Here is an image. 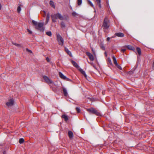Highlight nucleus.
I'll return each instance as SVG.
<instances>
[{
	"mask_svg": "<svg viewBox=\"0 0 154 154\" xmlns=\"http://www.w3.org/2000/svg\"><path fill=\"white\" fill-rule=\"evenodd\" d=\"M32 23L35 26V28L41 31H43L44 28L43 27L44 23H38L34 20H32Z\"/></svg>",
	"mask_w": 154,
	"mask_h": 154,
	"instance_id": "1",
	"label": "nucleus"
},
{
	"mask_svg": "<svg viewBox=\"0 0 154 154\" xmlns=\"http://www.w3.org/2000/svg\"><path fill=\"white\" fill-rule=\"evenodd\" d=\"M102 26L104 29H108L109 26V21L106 17L104 20Z\"/></svg>",
	"mask_w": 154,
	"mask_h": 154,
	"instance_id": "2",
	"label": "nucleus"
},
{
	"mask_svg": "<svg viewBox=\"0 0 154 154\" xmlns=\"http://www.w3.org/2000/svg\"><path fill=\"white\" fill-rule=\"evenodd\" d=\"M87 110L90 113L94 114L99 116H101L100 113L94 108H91Z\"/></svg>",
	"mask_w": 154,
	"mask_h": 154,
	"instance_id": "3",
	"label": "nucleus"
},
{
	"mask_svg": "<svg viewBox=\"0 0 154 154\" xmlns=\"http://www.w3.org/2000/svg\"><path fill=\"white\" fill-rule=\"evenodd\" d=\"M51 17L55 18V19H58L61 20H64L63 16L59 13L55 14L54 15H51Z\"/></svg>",
	"mask_w": 154,
	"mask_h": 154,
	"instance_id": "4",
	"label": "nucleus"
},
{
	"mask_svg": "<svg viewBox=\"0 0 154 154\" xmlns=\"http://www.w3.org/2000/svg\"><path fill=\"white\" fill-rule=\"evenodd\" d=\"M57 39L59 44L61 45H63V39L59 34L57 35Z\"/></svg>",
	"mask_w": 154,
	"mask_h": 154,
	"instance_id": "5",
	"label": "nucleus"
},
{
	"mask_svg": "<svg viewBox=\"0 0 154 154\" xmlns=\"http://www.w3.org/2000/svg\"><path fill=\"white\" fill-rule=\"evenodd\" d=\"M14 100L11 99L9 100L8 102L6 103V104L8 106H12L14 104Z\"/></svg>",
	"mask_w": 154,
	"mask_h": 154,
	"instance_id": "6",
	"label": "nucleus"
},
{
	"mask_svg": "<svg viewBox=\"0 0 154 154\" xmlns=\"http://www.w3.org/2000/svg\"><path fill=\"white\" fill-rule=\"evenodd\" d=\"M86 55L89 58L91 61H93L94 59V57L93 55L89 52H87L86 53Z\"/></svg>",
	"mask_w": 154,
	"mask_h": 154,
	"instance_id": "7",
	"label": "nucleus"
},
{
	"mask_svg": "<svg viewBox=\"0 0 154 154\" xmlns=\"http://www.w3.org/2000/svg\"><path fill=\"white\" fill-rule=\"evenodd\" d=\"M43 81H44L45 82L48 84H51L53 82L50 79H49V78H43Z\"/></svg>",
	"mask_w": 154,
	"mask_h": 154,
	"instance_id": "8",
	"label": "nucleus"
},
{
	"mask_svg": "<svg viewBox=\"0 0 154 154\" xmlns=\"http://www.w3.org/2000/svg\"><path fill=\"white\" fill-rule=\"evenodd\" d=\"M115 35L118 37H122L124 36V34L122 32L116 33L115 34Z\"/></svg>",
	"mask_w": 154,
	"mask_h": 154,
	"instance_id": "9",
	"label": "nucleus"
},
{
	"mask_svg": "<svg viewBox=\"0 0 154 154\" xmlns=\"http://www.w3.org/2000/svg\"><path fill=\"white\" fill-rule=\"evenodd\" d=\"M71 62L74 66L75 67L77 68H79V66L76 62L73 60H72Z\"/></svg>",
	"mask_w": 154,
	"mask_h": 154,
	"instance_id": "10",
	"label": "nucleus"
},
{
	"mask_svg": "<svg viewBox=\"0 0 154 154\" xmlns=\"http://www.w3.org/2000/svg\"><path fill=\"white\" fill-rule=\"evenodd\" d=\"M79 70L80 71V72H81V73L85 77H86L87 75L84 71L81 68H79Z\"/></svg>",
	"mask_w": 154,
	"mask_h": 154,
	"instance_id": "11",
	"label": "nucleus"
},
{
	"mask_svg": "<svg viewBox=\"0 0 154 154\" xmlns=\"http://www.w3.org/2000/svg\"><path fill=\"white\" fill-rule=\"evenodd\" d=\"M63 91L64 95L65 96H67L68 95V93L66 89L65 88H63Z\"/></svg>",
	"mask_w": 154,
	"mask_h": 154,
	"instance_id": "12",
	"label": "nucleus"
},
{
	"mask_svg": "<svg viewBox=\"0 0 154 154\" xmlns=\"http://www.w3.org/2000/svg\"><path fill=\"white\" fill-rule=\"evenodd\" d=\"M68 134L69 138L70 139L72 138L73 136V133L71 131H68Z\"/></svg>",
	"mask_w": 154,
	"mask_h": 154,
	"instance_id": "13",
	"label": "nucleus"
},
{
	"mask_svg": "<svg viewBox=\"0 0 154 154\" xmlns=\"http://www.w3.org/2000/svg\"><path fill=\"white\" fill-rule=\"evenodd\" d=\"M62 118L64 119L66 122H67L68 120V116L65 115H63L62 116Z\"/></svg>",
	"mask_w": 154,
	"mask_h": 154,
	"instance_id": "14",
	"label": "nucleus"
},
{
	"mask_svg": "<svg viewBox=\"0 0 154 154\" xmlns=\"http://www.w3.org/2000/svg\"><path fill=\"white\" fill-rule=\"evenodd\" d=\"M127 48L129 49L132 50H134L135 48L133 46L131 45H128L126 46Z\"/></svg>",
	"mask_w": 154,
	"mask_h": 154,
	"instance_id": "15",
	"label": "nucleus"
},
{
	"mask_svg": "<svg viewBox=\"0 0 154 154\" xmlns=\"http://www.w3.org/2000/svg\"><path fill=\"white\" fill-rule=\"evenodd\" d=\"M50 5L53 7L54 8H55V6L54 4V3L53 1H50Z\"/></svg>",
	"mask_w": 154,
	"mask_h": 154,
	"instance_id": "16",
	"label": "nucleus"
},
{
	"mask_svg": "<svg viewBox=\"0 0 154 154\" xmlns=\"http://www.w3.org/2000/svg\"><path fill=\"white\" fill-rule=\"evenodd\" d=\"M89 5L91 7H93L94 9H95L94 5L89 0H88L87 1Z\"/></svg>",
	"mask_w": 154,
	"mask_h": 154,
	"instance_id": "17",
	"label": "nucleus"
},
{
	"mask_svg": "<svg viewBox=\"0 0 154 154\" xmlns=\"http://www.w3.org/2000/svg\"><path fill=\"white\" fill-rule=\"evenodd\" d=\"M96 2L100 8H101V0H96Z\"/></svg>",
	"mask_w": 154,
	"mask_h": 154,
	"instance_id": "18",
	"label": "nucleus"
},
{
	"mask_svg": "<svg viewBox=\"0 0 154 154\" xmlns=\"http://www.w3.org/2000/svg\"><path fill=\"white\" fill-rule=\"evenodd\" d=\"M112 57L114 64H115V65L117 64L118 63L115 57L114 56H113Z\"/></svg>",
	"mask_w": 154,
	"mask_h": 154,
	"instance_id": "19",
	"label": "nucleus"
},
{
	"mask_svg": "<svg viewBox=\"0 0 154 154\" xmlns=\"http://www.w3.org/2000/svg\"><path fill=\"white\" fill-rule=\"evenodd\" d=\"M137 51L138 54L139 55H140L141 54V49H140V48L139 47H137Z\"/></svg>",
	"mask_w": 154,
	"mask_h": 154,
	"instance_id": "20",
	"label": "nucleus"
},
{
	"mask_svg": "<svg viewBox=\"0 0 154 154\" xmlns=\"http://www.w3.org/2000/svg\"><path fill=\"white\" fill-rule=\"evenodd\" d=\"M60 26L62 28H64L65 27V24L62 21L61 22Z\"/></svg>",
	"mask_w": 154,
	"mask_h": 154,
	"instance_id": "21",
	"label": "nucleus"
},
{
	"mask_svg": "<svg viewBox=\"0 0 154 154\" xmlns=\"http://www.w3.org/2000/svg\"><path fill=\"white\" fill-rule=\"evenodd\" d=\"M65 51L69 55H71V53L69 50L67 48H65Z\"/></svg>",
	"mask_w": 154,
	"mask_h": 154,
	"instance_id": "22",
	"label": "nucleus"
},
{
	"mask_svg": "<svg viewBox=\"0 0 154 154\" xmlns=\"http://www.w3.org/2000/svg\"><path fill=\"white\" fill-rule=\"evenodd\" d=\"M24 140L23 139V138H20L19 141V143H23L24 142Z\"/></svg>",
	"mask_w": 154,
	"mask_h": 154,
	"instance_id": "23",
	"label": "nucleus"
},
{
	"mask_svg": "<svg viewBox=\"0 0 154 154\" xmlns=\"http://www.w3.org/2000/svg\"><path fill=\"white\" fill-rule=\"evenodd\" d=\"M46 34L48 36H51L52 33L51 31L47 32H46Z\"/></svg>",
	"mask_w": 154,
	"mask_h": 154,
	"instance_id": "24",
	"label": "nucleus"
},
{
	"mask_svg": "<svg viewBox=\"0 0 154 154\" xmlns=\"http://www.w3.org/2000/svg\"><path fill=\"white\" fill-rule=\"evenodd\" d=\"M82 0H77V4L78 5H80L82 3Z\"/></svg>",
	"mask_w": 154,
	"mask_h": 154,
	"instance_id": "25",
	"label": "nucleus"
},
{
	"mask_svg": "<svg viewBox=\"0 0 154 154\" xmlns=\"http://www.w3.org/2000/svg\"><path fill=\"white\" fill-rule=\"evenodd\" d=\"M21 10V8L20 7V5H19L17 8V11L18 13H20Z\"/></svg>",
	"mask_w": 154,
	"mask_h": 154,
	"instance_id": "26",
	"label": "nucleus"
},
{
	"mask_svg": "<svg viewBox=\"0 0 154 154\" xmlns=\"http://www.w3.org/2000/svg\"><path fill=\"white\" fill-rule=\"evenodd\" d=\"M59 74L60 76V77H66L61 72H59Z\"/></svg>",
	"mask_w": 154,
	"mask_h": 154,
	"instance_id": "27",
	"label": "nucleus"
},
{
	"mask_svg": "<svg viewBox=\"0 0 154 154\" xmlns=\"http://www.w3.org/2000/svg\"><path fill=\"white\" fill-rule=\"evenodd\" d=\"M119 69H120V70H122V67H121V66H120L119 65L118 63L117 64H116V65H115Z\"/></svg>",
	"mask_w": 154,
	"mask_h": 154,
	"instance_id": "28",
	"label": "nucleus"
},
{
	"mask_svg": "<svg viewBox=\"0 0 154 154\" xmlns=\"http://www.w3.org/2000/svg\"><path fill=\"white\" fill-rule=\"evenodd\" d=\"M134 73V70H132L129 71L128 72V74L129 75H131L133 74Z\"/></svg>",
	"mask_w": 154,
	"mask_h": 154,
	"instance_id": "29",
	"label": "nucleus"
},
{
	"mask_svg": "<svg viewBox=\"0 0 154 154\" xmlns=\"http://www.w3.org/2000/svg\"><path fill=\"white\" fill-rule=\"evenodd\" d=\"M51 17L53 22L54 23L56 22L57 21L56 20L57 19H55V18L52 17Z\"/></svg>",
	"mask_w": 154,
	"mask_h": 154,
	"instance_id": "30",
	"label": "nucleus"
},
{
	"mask_svg": "<svg viewBox=\"0 0 154 154\" xmlns=\"http://www.w3.org/2000/svg\"><path fill=\"white\" fill-rule=\"evenodd\" d=\"M62 78L63 80L66 81H71L70 80H69V79L68 78Z\"/></svg>",
	"mask_w": 154,
	"mask_h": 154,
	"instance_id": "31",
	"label": "nucleus"
},
{
	"mask_svg": "<svg viewBox=\"0 0 154 154\" xmlns=\"http://www.w3.org/2000/svg\"><path fill=\"white\" fill-rule=\"evenodd\" d=\"M72 15L74 17H75L77 15V14L75 12H73L72 13Z\"/></svg>",
	"mask_w": 154,
	"mask_h": 154,
	"instance_id": "32",
	"label": "nucleus"
},
{
	"mask_svg": "<svg viewBox=\"0 0 154 154\" xmlns=\"http://www.w3.org/2000/svg\"><path fill=\"white\" fill-rule=\"evenodd\" d=\"M76 110L77 111V112L79 113L80 112V109L78 107H76Z\"/></svg>",
	"mask_w": 154,
	"mask_h": 154,
	"instance_id": "33",
	"label": "nucleus"
},
{
	"mask_svg": "<svg viewBox=\"0 0 154 154\" xmlns=\"http://www.w3.org/2000/svg\"><path fill=\"white\" fill-rule=\"evenodd\" d=\"M50 17H46V24L47 23L48 21L49 20Z\"/></svg>",
	"mask_w": 154,
	"mask_h": 154,
	"instance_id": "34",
	"label": "nucleus"
},
{
	"mask_svg": "<svg viewBox=\"0 0 154 154\" xmlns=\"http://www.w3.org/2000/svg\"><path fill=\"white\" fill-rule=\"evenodd\" d=\"M27 32L29 33V34L32 33V31L31 30H30L29 29H27Z\"/></svg>",
	"mask_w": 154,
	"mask_h": 154,
	"instance_id": "35",
	"label": "nucleus"
},
{
	"mask_svg": "<svg viewBox=\"0 0 154 154\" xmlns=\"http://www.w3.org/2000/svg\"><path fill=\"white\" fill-rule=\"evenodd\" d=\"M26 50L27 51H28V52H29V53H32V51L31 50H29L28 48H26Z\"/></svg>",
	"mask_w": 154,
	"mask_h": 154,
	"instance_id": "36",
	"label": "nucleus"
},
{
	"mask_svg": "<svg viewBox=\"0 0 154 154\" xmlns=\"http://www.w3.org/2000/svg\"><path fill=\"white\" fill-rule=\"evenodd\" d=\"M13 44L15 45L16 46H20V44H17L16 43H13Z\"/></svg>",
	"mask_w": 154,
	"mask_h": 154,
	"instance_id": "37",
	"label": "nucleus"
},
{
	"mask_svg": "<svg viewBox=\"0 0 154 154\" xmlns=\"http://www.w3.org/2000/svg\"><path fill=\"white\" fill-rule=\"evenodd\" d=\"M108 61H109V63H110L111 64H112V63L111 61V60H110V59L109 58L108 59Z\"/></svg>",
	"mask_w": 154,
	"mask_h": 154,
	"instance_id": "38",
	"label": "nucleus"
},
{
	"mask_svg": "<svg viewBox=\"0 0 154 154\" xmlns=\"http://www.w3.org/2000/svg\"><path fill=\"white\" fill-rule=\"evenodd\" d=\"M125 51L126 49H122L121 50V51L123 52H124Z\"/></svg>",
	"mask_w": 154,
	"mask_h": 154,
	"instance_id": "39",
	"label": "nucleus"
},
{
	"mask_svg": "<svg viewBox=\"0 0 154 154\" xmlns=\"http://www.w3.org/2000/svg\"><path fill=\"white\" fill-rule=\"evenodd\" d=\"M46 60L48 62H49V61H50V59H49V58L48 57H47L46 58Z\"/></svg>",
	"mask_w": 154,
	"mask_h": 154,
	"instance_id": "40",
	"label": "nucleus"
},
{
	"mask_svg": "<svg viewBox=\"0 0 154 154\" xmlns=\"http://www.w3.org/2000/svg\"><path fill=\"white\" fill-rule=\"evenodd\" d=\"M110 38L109 37H108L107 38V41H109L110 40Z\"/></svg>",
	"mask_w": 154,
	"mask_h": 154,
	"instance_id": "41",
	"label": "nucleus"
},
{
	"mask_svg": "<svg viewBox=\"0 0 154 154\" xmlns=\"http://www.w3.org/2000/svg\"><path fill=\"white\" fill-rule=\"evenodd\" d=\"M47 17H50V14L49 13H48L47 14Z\"/></svg>",
	"mask_w": 154,
	"mask_h": 154,
	"instance_id": "42",
	"label": "nucleus"
},
{
	"mask_svg": "<svg viewBox=\"0 0 154 154\" xmlns=\"http://www.w3.org/2000/svg\"><path fill=\"white\" fill-rule=\"evenodd\" d=\"M152 68L153 69H154V62H153V65H152Z\"/></svg>",
	"mask_w": 154,
	"mask_h": 154,
	"instance_id": "43",
	"label": "nucleus"
},
{
	"mask_svg": "<svg viewBox=\"0 0 154 154\" xmlns=\"http://www.w3.org/2000/svg\"><path fill=\"white\" fill-rule=\"evenodd\" d=\"M1 8H2V5H1V4L0 3V9H1Z\"/></svg>",
	"mask_w": 154,
	"mask_h": 154,
	"instance_id": "44",
	"label": "nucleus"
},
{
	"mask_svg": "<svg viewBox=\"0 0 154 154\" xmlns=\"http://www.w3.org/2000/svg\"><path fill=\"white\" fill-rule=\"evenodd\" d=\"M94 13H96V10H94Z\"/></svg>",
	"mask_w": 154,
	"mask_h": 154,
	"instance_id": "45",
	"label": "nucleus"
},
{
	"mask_svg": "<svg viewBox=\"0 0 154 154\" xmlns=\"http://www.w3.org/2000/svg\"><path fill=\"white\" fill-rule=\"evenodd\" d=\"M43 77H47V76H43Z\"/></svg>",
	"mask_w": 154,
	"mask_h": 154,
	"instance_id": "46",
	"label": "nucleus"
},
{
	"mask_svg": "<svg viewBox=\"0 0 154 154\" xmlns=\"http://www.w3.org/2000/svg\"><path fill=\"white\" fill-rule=\"evenodd\" d=\"M92 51H93V53H94V51H93V49H92Z\"/></svg>",
	"mask_w": 154,
	"mask_h": 154,
	"instance_id": "47",
	"label": "nucleus"
},
{
	"mask_svg": "<svg viewBox=\"0 0 154 154\" xmlns=\"http://www.w3.org/2000/svg\"><path fill=\"white\" fill-rule=\"evenodd\" d=\"M103 48H104V49H105V48H104V47H103Z\"/></svg>",
	"mask_w": 154,
	"mask_h": 154,
	"instance_id": "48",
	"label": "nucleus"
}]
</instances>
